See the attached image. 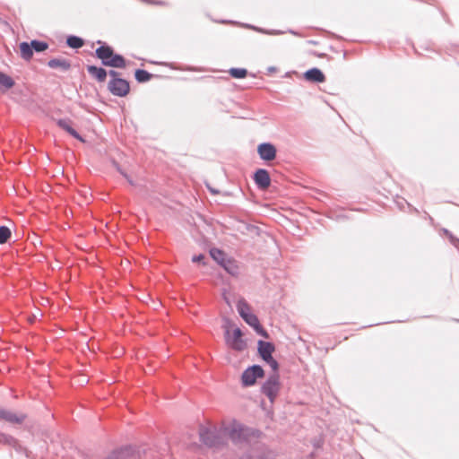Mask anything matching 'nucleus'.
I'll use <instances>...</instances> for the list:
<instances>
[{"label":"nucleus","instance_id":"nucleus-26","mask_svg":"<svg viewBox=\"0 0 459 459\" xmlns=\"http://www.w3.org/2000/svg\"><path fill=\"white\" fill-rule=\"evenodd\" d=\"M229 74L233 78L243 79L247 75V70L246 68L232 67L229 70Z\"/></svg>","mask_w":459,"mask_h":459},{"label":"nucleus","instance_id":"nucleus-38","mask_svg":"<svg viewBox=\"0 0 459 459\" xmlns=\"http://www.w3.org/2000/svg\"><path fill=\"white\" fill-rule=\"evenodd\" d=\"M206 186H207V188H208L209 192H210L212 195H216L221 194L220 190H218V189H216V188H214V187H212V186H209V185H206Z\"/></svg>","mask_w":459,"mask_h":459},{"label":"nucleus","instance_id":"nucleus-15","mask_svg":"<svg viewBox=\"0 0 459 459\" xmlns=\"http://www.w3.org/2000/svg\"><path fill=\"white\" fill-rule=\"evenodd\" d=\"M71 123V120L68 118H60L56 120V125L69 135L76 140L84 142L82 136L72 126Z\"/></svg>","mask_w":459,"mask_h":459},{"label":"nucleus","instance_id":"nucleus-42","mask_svg":"<svg viewBox=\"0 0 459 459\" xmlns=\"http://www.w3.org/2000/svg\"><path fill=\"white\" fill-rule=\"evenodd\" d=\"M443 232L446 236H447L448 238L451 237V235H453V233L446 229H443Z\"/></svg>","mask_w":459,"mask_h":459},{"label":"nucleus","instance_id":"nucleus-6","mask_svg":"<svg viewBox=\"0 0 459 459\" xmlns=\"http://www.w3.org/2000/svg\"><path fill=\"white\" fill-rule=\"evenodd\" d=\"M105 459H140V451L133 446H124L114 449Z\"/></svg>","mask_w":459,"mask_h":459},{"label":"nucleus","instance_id":"nucleus-28","mask_svg":"<svg viewBox=\"0 0 459 459\" xmlns=\"http://www.w3.org/2000/svg\"><path fill=\"white\" fill-rule=\"evenodd\" d=\"M264 361L266 364H268L271 367V368L273 369V373L272 374H279L280 365H279L278 361L273 356H270L269 358H267Z\"/></svg>","mask_w":459,"mask_h":459},{"label":"nucleus","instance_id":"nucleus-43","mask_svg":"<svg viewBox=\"0 0 459 459\" xmlns=\"http://www.w3.org/2000/svg\"><path fill=\"white\" fill-rule=\"evenodd\" d=\"M289 32H290V33H291V34L297 35V32H295V31H294V30H289Z\"/></svg>","mask_w":459,"mask_h":459},{"label":"nucleus","instance_id":"nucleus-1","mask_svg":"<svg viewBox=\"0 0 459 459\" xmlns=\"http://www.w3.org/2000/svg\"><path fill=\"white\" fill-rule=\"evenodd\" d=\"M230 441L236 445L249 444L262 436V431L234 420L227 429Z\"/></svg>","mask_w":459,"mask_h":459},{"label":"nucleus","instance_id":"nucleus-41","mask_svg":"<svg viewBox=\"0 0 459 459\" xmlns=\"http://www.w3.org/2000/svg\"><path fill=\"white\" fill-rule=\"evenodd\" d=\"M276 70H277V68H276L275 66H269V67L267 68V72H268V74L274 73V72H276Z\"/></svg>","mask_w":459,"mask_h":459},{"label":"nucleus","instance_id":"nucleus-19","mask_svg":"<svg viewBox=\"0 0 459 459\" xmlns=\"http://www.w3.org/2000/svg\"><path fill=\"white\" fill-rule=\"evenodd\" d=\"M229 274L237 276L239 274V266L234 259L227 258L221 265Z\"/></svg>","mask_w":459,"mask_h":459},{"label":"nucleus","instance_id":"nucleus-14","mask_svg":"<svg viewBox=\"0 0 459 459\" xmlns=\"http://www.w3.org/2000/svg\"><path fill=\"white\" fill-rule=\"evenodd\" d=\"M275 351V345L271 342H265L263 340H259L257 342V352L259 357L264 360L270 356H273V353Z\"/></svg>","mask_w":459,"mask_h":459},{"label":"nucleus","instance_id":"nucleus-23","mask_svg":"<svg viewBox=\"0 0 459 459\" xmlns=\"http://www.w3.org/2000/svg\"><path fill=\"white\" fill-rule=\"evenodd\" d=\"M210 256L219 264L225 263V260L228 258L225 252L220 248L212 247L210 249Z\"/></svg>","mask_w":459,"mask_h":459},{"label":"nucleus","instance_id":"nucleus-34","mask_svg":"<svg viewBox=\"0 0 459 459\" xmlns=\"http://www.w3.org/2000/svg\"><path fill=\"white\" fill-rule=\"evenodd\" d=\"M42 312L39 309V308H36V311L35 312H32L30 310V324L34 321V320H37L39 317L42 316Z\"/></svg>","mask_w":459,"mask_h":459},{"label":"nucleus","instance_id":"nucleus-17","mask_svg":"<svg viewBox=\"0 0 459 459\" xmlns=\"http://www.w3.org/2000/svg\"><path fill=\"white\" fill-rule=\"evenodd\" d=\"M48 66L52 69H59L62 72H67L71 68V62L65 58H52L48 61Z\"/></svg>","mask_w":459,"mask_h":459},{"label":"nucleus","instance_id":"nucleus-7","mask_svg":"<svg viewBox=\"0 0 459 459\" xmlns=\"http://www.w3.org/2000/svg\"><path fill=\"white\" fill-rule=\"evenodd\" d=\"M108 90L112 95L124 98L130 92V82L124 78L109 80L108 83Z\"/></svg>","mask_w":459,"mask_h":459},{"label":"nucleus","instance_id":"nucleus-40","mask_svg":"<svg viewBox=\"0 0 459 459\" xmlns=\"http://www.w3.org/2000/svg\"><path fill=\"white\" fill-rule=\"evenodd\" d=\"M32 235H33L34 239H32V236L30 235V244H33L35 247L38 242L39 244H41V241L39 239V237L34 233Z\"/></svg>","mask_w":459,"mask_h":459},{"label":"nucleus","instance_id":"nucleus-10","mask_svg":"<svg viewBox=\"0 0 459 459\" xmlns=\"http://www.w3.org/2000/svg\"><path fill=\"white\" fill-rule=\"evenodd\" d=\"M253 179L260 190H265L271 186V176L267 169H257L253 175Z\"/></svg>","mask_w":459,"mask_h":459},{"label":"nucleus","instance_id":"nucleus-5","mask_svg":"<svg viewBox=\"0 0 459 459\" xmlns=\"http://www.w3.org/2000/svg\"><path fill=\"white\" fill-rule=\"evenodd\" d=\"M281 389L279 374H271L261 386V393L264 394L273 403Z\"/></svg>","mask_w":459,"mask_h":459},{"label":"nucleus","instance_id":"nucleus-24","mask_svg":"<svg viewBox=\"0 0 459 459\" xmlns=\"http://www.w3.org/2000/svg\"><path fill=\"white\" fill-rule=\"evenodd\" d=\"M153 76H154V74L149 73L148 71H146L144 69L138 68L134 71V78H135L136 82L139 83L147 82Z\"/></svg>","mask_w":459,"mask_h":459},{"label":"nucleus","instance_id":"nucleus-3","mask_svg":"<svg viewBox=\"0 0 459 459\" xmlns=\"http://www.w3.org/2000/svg\"><path fill=\"white\" fill-rule=\"evenodd\" d=\"M198 433L201 443L209 448H219L225 444L223 436L216 428L201 425Z\"/></svg>","mask_w":459,"mask_h":459},{"label":"nucleus","instance_id":"nucleus-25","mask_svg":"<svg viewBox=\"0 0 459 459\" xmlns=\"http://www.w3.org/2000/svg\"><path fill=\"white\" fill-rule=\"evenodd\" d=\"M14 85V81L9 75L0 72V91L11 89Z\"/></svg>","mask_w":459,"mask_h":459},{"label":"nucleus","instance_id":"nucleus-46","mask_svg":"<svg viewBox=\"0 0 459 459\" xmlns=\"http://www.w3.org/2000/svg\"><path fill=\"white\" fill-rule=\"evenodd\" d=\"M310 43H311V44H316V41L311 40V41H310Z\"/></svg>","mask_w":459,"mask_h":459},{"label":"nucleus","instance_id":"nucleus-35","mask_svg":"<svg viewBox=\"0 0 459 459\" xmlns=\"http://www.w3.org/2000/svg\"><path fill=\"white\" fill-rule=\"evenodd\" d=\"M108 75L110 76V80H118V79L121 78L120 77L121 74L119 72L116 71V70H113V69L108 71Z\"/></svg>","mask_w":459,"mask_h":459},{"label":"nucleus","instance_id":"nucleus-20","mask_svg":"<svg viewBox=\"0 0 459 459\" xmlns=\"http://www.w3.org/2000/svg\"><path fill=\"white\" fill-rule=\"evenodd\" d=\"M239 24L243 28H247V29L255 30L256 32L266 34V35H281L283 33L282 30L264 29V28L257 27V26H255V25H252L249 23H239Z\"/></svg>","mask_w":459,"mask_h":459},{"label":"nucleus","instance_id":"nucleus-9","mask_svg":"<svg viewBox=\"0 0 459 459\" xmlns=\"http://www.w3.org/2000/svg\"><path fill=\"white\" fill-rule=\"evenodd\" d=\"M257 153L262 160L272 161L277 156V149L273 143L264 142L257 145Z\"/></svg>","mask_w":459,"mask_h":459},{"label":"nucleus","instance_id":"nucleus-16","mask_svg":"<svg viewBox=\"0 0 459 459\" xmlns=\"http://www.w3.org/2000/svg\"><path fill=\"white\" fill-rule=\"evenodd\" d=\"M86 69L88 74L98 82H104L106 81L108 71L105 68L94 65H88Z\"/></svg>","mask_w":459,"mask_h":459},{"label":"nucleus","instance_id":"nucleus-18","mask_svg":"<svg viewBox=\"0 0 459 459\" xmlns=\"http://www.w3.org/2000/svg\"><path fill=\"white\" fill-rule=\"evenodd\" d=\"M106 62H107L106 66L112 67V68L124 69L127 65V62H126V58L122 55L117 54L116 52H114L111 58H109L108 61H106Z\"/></svg>","mask_w":459,"mask_h":459},{"label":"nucleus","instance_id":"nucleus-37","mask_svg":"<svg viewBox=\"0 0 459 459\" xmlns=\"http://www.w3.org/2000/svg\"><path fill=\"white\" fill-rule=\"evenodd\" d=\"M450 243L459 250V238L454 235L449 238Z\"/></svg>","mask_w":459,"mask_h":459},{"label":"nucleus","instance_id":"nucleus-29","mask_svg":"<svg viewBox=\"0 0 459 459\" xmlns=\"http://www.w3.org/2000/svg\"><path fill=\"white\" fill-rule=\"evenodd\" d=\"M254 331L255 332L256 334L265 338V339H268L270 337L268 332L263 327V325L260 324V322H258L254 327H253Z\"/></svg>","mask_w":459,"mask_h":459},{"label":"nucleus","instance_id":"nucleus-45","mask_svg":"<svg viewBox=\"0 0 459 459\" xmlns=\"http://www.w3.org/2000/svg\"><path fill=\"white\" fill-rule=\"evenodd\" d=\"M224 195H230V193L229 192H225Z\"/></svg>","mask_w":459,"mask_h":459},{"label":"nucleus","instance_id":"nucleus-33","mask_svg":"<svg viewBox=\"0 0 459 459\" xmlns=\"http://www.w3.org/2000/svg\"><path fill=\"white\" fill-rule=\"evenodd\" d=\"M206 259V256L204 254H198V255H195L192 257V262L193 263H198V264H204V260Z\"/></svg>","mask_w":459,"mask_h":459},{"label":"nucleus","instance_id":"nucleus-13","mask_svg":"<svg viewBox=\"0 0 459 459\" xmlns=\"http://www.w3.org/2000/svg\"><path fill=\"white\" fill-rule=\"evenodd\" d=\"M26 419L25 414H16L15 412L0 407V420L13 424H20Z\"/></svg>","mask_w":459,"mask_h":459},{"label":"nucleus","instance_id":"nucleus-4","mask_svg":"<svg viewBox=\"0 0 459 459\" xmlns=\"http://www.w3.org/2000/svg\"><path fill=\"white\" fill-rule=\"evenodd\" d=\"M265 373L261 365L248 366L241 374V385L243 387H250L256 384L257 379L263 378Z\"/></svg>","mask_w":459,"mask_h":459},{"label":"nucleus","instance_id":"nucleus-12","mask_svg":"<svg viewBox=\"0 0 459 459\" xmlns=\"http://www.w3.org/2000/svg\"><path fill=\"white\" fill-rule=\"evenodd\" d=\"M303 78L305 81L313 83H321L326 80L325 74L317 67H312L305 71Z\"/></svg>","mask_w":459,"mask_h":459},{"label":"nucleus","instance_id":"nucleus-11","mask_svg":"<svg viewBox=\"0 0 459 459\" xmlns=\"http://www.w3.org/2000/svg\"><path fill=\"white\" fill-rule=\"evenodd\" d=\"M97 44H99L100 47L95 50V56L101 61L102 65L106 66V61L111 58L115 50L111 46L102 40H97Z\"/></svg>","mask_w":459,"mask_h":459},{"label":"nucleus","instance_id":"nucleus-36","mask_svg":"<svg viewBox=\"0 0 459 459\" xmlns=\"http://www.w3.org/2000/svg\"><path fill=\"white\" fill-rule=\"evenodd\" d=\"M450 243L459 250V238L454 235L449 238Z\"/></svg>","mask_w":459,"mask_h":459},{"label":"nucleus","instance_id":"nucleus-8","mask_svg":"<svg viewBox=\"0 0 459 459\" xmlns=\"http://www.w3.org/2000/svg\"><path fill=\"white\" fill-rule=\"evenodd\" d=\"M237 310L241 318L250 327L253 328L259 322V319L256 316V315L250 311V307L245 299L238 300L237 304Z\"/></svg>","mask_w":459,"mask_h":459},{"label":"nucleus","instance_id":"nucleus-22","mask_svg":"<svg viewBox=\"0 0 459 459\" xmlns=\"http://www.w3.org/2000/svg\"><path fill=\"white\" fill-rule=\"evenodd\" d=\"M65 43L69 48L78 49L84 45V39L76 35H68Z\"/></svg>","mask_w":459,"mask_h":459},{"label":"nucleus","instance_id":"nucleus-31","mask_svg":"<svg viewBox=\"0 0 459 459\" xmlns=\"http://www.w3.org/2000/svg\"><path fill=\"white\" fill-rule=\"evenodd\" d=\"M117 170L127 180L131 186H134V181L132 178L117 164H115Z\"/></svg>","mask_w":459,"mask_h":459},{"label":"nucleus","instance_id":"nucleus-30","mask_svg":"<svg viewBox=\"0 0 459 459\" xmlns=\"http://www.w3.org/2000/svg\"><path fill=\"white\" fill-rule=\"evenodd\" d=\"M20 49L22 58L29 61V42H22L20 46Z\"/></svg>","mask_w":459,"mask_h":459},{"label":"nucleus","instance_id":"nucleus-44","mask_svg":"<svg viewBox=\"0 0 459 459\" xmlns=\"http://www.w3.org/2000/svg\"><path fill=\"white\" fill-rule=\"evenodd\" d=\"M25 455H26V456H29V454H28V452H27V450H26V449H25Z\"/></svg>","mask_w":459,"mask_h":459},{"label":"nucleus","instance_id":"nucleus-21","mask_svg":"<svg viewBox=\"0 0 459 459\" xmlns=\"http://www.w3.org/2000/svg\"><path fill=\"white\" fill-rule=\"evenodd\" d=\"M49 45L48 42L39 39H30V56L33 52L41 53L48 48Z\"/></svg>","mask_w":459,"mask_h":459},{"label":"nucleus","instance_id":"nucleus-32","mask_svg":"<svg viewBox=\"0 0 459 459\" xmlns=\"http://www.w3.org/2000/svg\"><path fill=\"white\" fill-rule=\"evenodd\" d=\"M3 438H4V442H6L10 446H13L16 450H18V448H20V445L18 444V441L16 439H14L13 437L3 436Z\"/></svg>","mask_w":459,"mask_h":459},{"label":"nucleus","instance_id":"nucleus-2","mask_svg":"<svg viewBox=\"0 0 459 459\" xmlns=\"http://www.w3.org/2000/svg\"><path fill=\"white\" fill-rule=\"evenodd\" d=\"M222 328L224 329V341L226 345L235 351H243L247 348V340L244 339L242 330L236 326L232 332L230 328L235 325L228 317H223Z\"/></svg>","mask_w":459,"mask_h":459},{"label":"nucleus","instance_id":"nucleus-27","mask_svg":"<svg viewBox=\"0 0 459 459\" xmlns=\"http://www.w3.org/2000/svg\"><path fill=\"white\" fill-rule=\"evenodd\" d=\"M11 237V230L6 226H0V244H4Z\"/></svg>","mask_w":459,"mask_h":459},{"label":"nucleus","instance_id":"nucleus-39","mask_svg":"<svg viewBox=\"0 0 459 459\" xmlns=\"http://www.w3.org/2000/svg\"><path fill=\"white\" fill-rule=\"evenodd\" d=\"M396 204L401 210L403 209L404 204L410 206V204L403 198L401 199V201H396Z\"/></svg>","mask_w":459,"mask_h":459}]
</instances>
